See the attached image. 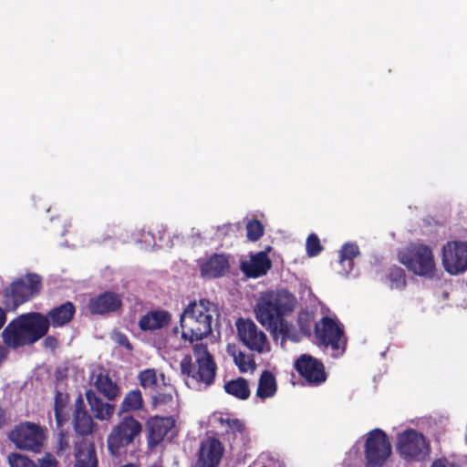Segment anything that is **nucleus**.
<instances>
[{"instance_id": "obj_1", "label": "nucleus", "mask_w": 467, "mask_h": 467, "mask_svg": "<svg viewBox=\"0 0 467 467\" xmlns=\"http://www.w3.org/2000/svg\"><path fill=\"white\" fill-rule=\"evenodd\" d=\"M296 302V296L285 288L266 291L254 306L255 318L274 338L281 334L283 342L289 337L291 327L284 317L294 310Z\"/></svg>"}, {"instance_id": "obj_2", "label": "nucleus", "mask_w": 467, "mask_h": 467, "mask_svg": "<svg viewBox=\"0 0 467 467\" xmlns=\"http://www.w3.org/2000/svg\"><path fill=\"white\" fill-rule=\"evenodd\" d=\"M40 312H28L14 318L4 328V343L13 349L31 346L44 337L45 323Z\"/></svg>"}, {"instance_id": "obj_3", "label": "nucleus", "mask_w": 467, "mask_h": 467, "mask_svg": "<svg viewBox=\"0 0 467 467\" xmlns=\"http://www.w3.org/2000/svg\"><path fill=\"white\" fill-rule=\"evenodd\" d=\"M398 256L399 261L415 275L426 279L434 277L436 264L429 245L419 243L410 244L400 252Z\"/></svg>"}, {"instance_id": "obj_4", "label": "nucleus", "mask_w": 467, "mask_h": 467, "mask_svg": "<svg viewBox=\"0 0 467 467\" xmlns=\"http://www.w3.org/2000/svg\"><path fill=\"white\" fill-rule=\"evenodd\" d=\"M43 289L42 277L36 273H27L14 280L4 290L5 306L16 310L19 306L37 296Z\"/></svg>"}, {"instance_id": "obj_5", "label": "nucleus", "mask_w": 467, "mask_h": 467, "mask_svg": "<svg viewBox=\"0 0 467 467\" xmlns=\"http://www.w3.org/2000/svg\"><path fill=\"white\" fill-rule=\"evenodd\" d=\"M142 431L141 423L132 415H127L112 428L107 437L109 453L113 458L121 456Z\"/></svg>"}, {"instance_id": "obj_6", "label": "nucleus", "mask_w": 467, "mask_h": 467, "mask_svg": "<svg viewBox=\"0 0 467 467\" xmlns=\"http://www.w3.org/2000/svg\"><path fill=\"white\" fill-rule=\"evenodd\" d=\"M315 336L319 347H330L334 351L341 349L340 355L346 351L347 340H342L345 336L344 326L336 317H323L320 324L315 325Z\"/></svg>"}, {"instance_id": "obj_7", "label": "nucleus", "mask_w": 467, "mask_h": 467, "mask_svg": "<svg viewBox=\"0 0 467 467\" xmlns=\"http://www.w3.org/2000/svg\"><path fill=\"white\" fill-rule=\"evenodd\" d=\"M397 451L406 461H422L429 456L430 443L424 435L409 429L398 435Z\"/></svg>"}, {"instance_id": "obj_8", "label": "nucleus", "mask_w": 467, "mask_h": 467, "mask_svg": "<svg viewBox=\"0 0 467 467\" xmlns=\"http://www.w3.org/2000/svg\"><path fill=\"white\" fill-rule=\"evenodd\" d=\"M8 438L17 449L38 452L43 447L46 435L39 424L26 421L16 425Z\"/></svg>"}, {"instance_id": "obj_9", "label": "nucleus", "mask_w": 467, "mask_h": 467, "mask_svg": "<svg viewBox=\"0 0 467 467\" xmlns=\"http://www.w3.org/2000/svg\"><path fill=\"white\" fill-rule=\"evenodd\" d=\"M365 467H381L391 453V445L384 431L376 428L368 433L365 442Z\"/></svg>"}, {"instance_id": "obj_10", "label": "nucleus", "mask_w": 467, "mask_h": 467, "mask_svg": "<svg viewBox=\"0 0 467 467\" xmlns=\"http://www.w3.org/2000/svg\"><path fill=\"white\" fill-rule=\"evenodd\" d=\"M442 265L451 275L464 273L467 270V242L456 241L443 245Z\"/></svg>"}, {"instance_id": "obj_11", "label": "nucleus", "mask_w": 467, "mask_h": 467, "mask_svg": "<svg viewBox=\"0 0 467 467\" xmlns=\"http://www.w3.org/2000/svg\"><path fill=\"white\" fill-rule=\"evenodd\" d=\"M235 327L238 339L244 346L258 353L264 352L267 337L252 319L239 317L235 322Z\"/></svg>"}, {"instance_id": "obj_12", "label": "nucleus", "mask_w": 467, "mask_h": 467, "mask_svg": "<svg viewBox=\"0 0 467 467\" xmlns=\"http://www.w3.org/2000/svg\"><path fill=\"white\" fill-rule=\"evenodd\" d=\"M294 368L309 386H318L327 380L324 364L309 354H302L297 358Z\"/></svg>"}, {"instance_id": "obj_13", "label": "nucleus", "mask_w": 467, "mask_h": 467, "mask_svg": "<svg viewBox=\"0 0 467 467\" xmlns=\"http://www.w3.org/2000/svg\"><path fill=\"white\" fill-rule=\"evenodd\" d=\"M174 425L175 420L172 416L155 415L150 417L145 423L148 448L153 450L160 445Z\"/></svg>"}, {"instance_id": "obj_14", "label": "nucleus", "mask_w": 467, "mask_h": 467, "mask_svg": "<svg viewBox=\"0 0 467 467\" xmlns=\"http://www.w3.org/2000/svg\"><path fill=\"white\" fill-rule=\"evenodd\" d=\"M122 306V300L119 294L113 291H104L96 296L90 297L88 309L93 316H105L119 311Z\"/></svg>"}, {"instance_id": "obj_15", "label": "nucleus", "mask_w": 467, "mask_h": 467, "mask_svg": "<svg viewBox=\"0 0 467 467\" xmlns=\"http://www.w3.org/2000/svg\"><path fill=\"white\" fill-rule=\"evenodd\" d=\"M200 273L202 277L221 278L230 273L229 256L223 253H213L204 261H198Z\"/></svg>"}, {"instance_id": "obj_16", "label": "nucleus", "mask_w": 467, "mask_h": 467, "mask_svg": "<svg viewBox=\"0 0 467 467\" xmlns=\"http://www.w3.org/2000/svg\"><path fill=\"white\" fill-rule=\"evenodd\" d=\"M76 314V306L70 301L51 308L46 315L41 313L42 321L45 323L44 337L47 335L49 327H61L68 324Z\"/></svg>"}, {"instance_id": "obj_17", "label": "nucleus", "mask_w": 467, "mask_h": 467, "mask_svg": "<svg viewBox=\"0 0 467 467\" xmlns=\"http://www.w3.org/2000/svg\"><path fill=\"white\" fill-rule=\"evenodd\" d=\"M223 454V446L219 439L209 437L201 442L197 453V467H217Z\"/></svg>"}, {"instance_id": "obj_18", "label": "nucleus", "mask_w": 467, "mask_h": 467, "mask_svg": "<svg viewBox=\"0 0 467 467\" xmlns=\"http://www.w3.org/2000/svg\"><path fill=\"white\" fill-rule=\"evenodd\" d=\"M272 267V261L267 251L252 254L250 260L240 261V270L247 278H259L267 274Z\"/></svg>"}, {"instance_id": "obj_19", "label": "nucleus", "mask_w": 467, "mask_h": 467, "mask_svg": "<svg viewBox=\"0 0 467 467\" xmlns=\"http://www.w3.org/2000/svg\"><path fill=\"white\" fill-rule=\"evenodd\" d=\"M73 467H99V458L94 441L81 439L74 442Z\"/></svg>"}, {"instance_id": "obj_20", "label": "nucleus", "mask_w": 467, "mask_h": 467, "mask_svg": "<svg viewBox=\"0 0 467 467\" xmlns=\"http://www.w3.org/2000/svg\"><path fill=\"white\" fill-rule=\"evenodd\" d=\"M171 320V315L164 309L148 311L139 320V328L143 332L154 331L167 327Z\"/></svg>"}, {"instance_id": "obj_21", "label": "nucleus", "mask_w": 467, "mask_h": 467, "mask_svg": "<svg viewBox=\"0 0 467 467\" xmlns=\"http://www.w3.org/2000/svg\"><path fill=\"white\" fill-rule=\"evenodd\" d=\"M87 401L94 416L99 420H109L115 411V405L103 400L91 389L85 393Z\"/></svg>"}, {"instance_id": "obj_22", "label": "nucleus", "mask_w": 467, "mask_h": 467, "mask_svg": "<svg viewBox=\"0 0 467 467\" xmlns=\"http://www.w3.org/2000/svg\"><path fill=\"white\" fill-rule=\"evenodd\" d=\"M94 385L98 391L109 401L115 400L119 396V388L109 374L99 373Z\"/></svg>"}, {"instance_id": "obj_23", "label": "nucleus", "mask_w": 467, "mask_h": 467, "mask_svg": "<svg viewBox=\"0 0 467 467\" xmlns=\"http://www.w3.org/2000/svg\"><path fill=\"white\" fill-rule=\"evenodd\" d=\"M277 390V384L275 375L267 369H265L258 380L256 397L265 400L273 397Z\"/></svg>"}, {"instance_id": "obj_24", "label": "nucleus", "mask_w": 467, "mask_h": 467, "mask_svg": "<svg viewBox=\"0 0 467 467\" xmlns=\"http://www.w3.org/2000/svg\"><path fill=\"white\" fill-rule=\"evenodd\" d=\"M224 391L238 400H245L250 397L251 391L246 379L238 377L230 379L223 385Z\"/></svg>"}, {"instance_id": "obj_25", "label": "nucleus", "mask_w": 467, "mask_h": 467, "mask_svg": "<svg viewBox=\"0 0 467 467\" xmlns=\"http://www.w3.org/2000/svg\"><path fill=\"white\" fill-rule=\"evenodd\" d=\"M339 264L345 267V264L348 265V269H345L344 275H348L354 266V258L359 255L360 251L357 243L348 242L345 243L338 252Z\"/></svg>"}, {"instance_id": "obj_26", "label": "nucleus", "mask_w": 467, "mask_h": 467, "mask_svg": "<svg viewBox=\"0 0 467 467\" xmlns=\"http://www.w3.org/2000/svg\"><path fill=\"white\" fill-rule=\"evenodd\" d=\"M96 423L92 420L88 411L78 412V414H73V428L74 431L83 437L92 434Z\"/></svg>"}, {"instance_id": "obj_27", "label": "nucleus", "mask_w": 467, "mask_h": 467, "mask_svg": "<svg viewBox=\"0 0 467 467\" xmlns=\"http://www.w3.org/2000/svg\"><path fill=\"white\" fill-rule=\"evenodd\" d=\"M197 364V379L200 381L205 383L206 386L212 385L214 382L217 369L213 358L199 360Z\"/></svg>"}, {"instance_id": "obj_28", "label": "nucleus", "mask_w": 467, "mask_h": 467, "mask_svg": "<svg viewBox=\"0 0 467 467\" xmlns=\"http://www.w3.org/2000/svg\"><path fill=\"white\" fill-rule=\"evenodd\" d=\"M143 406V399L140 389H136L129 391L120 403L118 415L122 413L140 410Z\"/></svg>"}, {"instance_id": "obj_29", "label": "nucleus", "mask_w": 467, "mask_h": 467, "mask_svg": "<svg viewBox=\"0 0 467 467\" xmlns=\"http://www.w3.org/2000/svg\"><path fill=\"white\" fill-rule=\"evenodd\" d=\"M209 305L210 302L206 299H201L199 304H197L196 301L190 302L180 316L181 327H183V321L185 317L193 319H195V317H202L203 312L209 311Z\"/></svg>"}, {"instance_id": "obj_30", "label": "nucleus", "mask_w": 467, "mask_h": 467, "mask_svg": "<svg viewBox=\"0 0 467 467\" xmlns=\"http://www.w3.org/2000/svg\"><path fill=\"white\" fill-rule=\"evenodd\" d=\"M386 280L390 289L404 290L407 286L405 271L397 265L389 268Z\"/></svg>"}, {"instance_id": "obj_31", "label": "nucleus", "mask_w": 467, "mask_h": 467, "mask_svg": "<svg viewBox=\"0 0 467 467\" xmlns=\"http://www.w3.org/2000/svg\"><path fill=\"white\" fill-rule=\"evenodd\" d=\"M230 348V346H227V352L234 358V362L238 367L241 373L247 372L248 368L252 370L255 369L256 364L253 355L247 357L243 351H239L236 355V353L231 352Z\"/></svg>"}, {"instance_id": "obj_32", "label": "nucleus", "mask_w": 467, "mask_h": 467, "mask_svg": "<svg viewBox=\"0 0 467 467\" xmlns=\"http://www.w3.org/2000/svg\"><path fill=\"white\" fill-rule=\"evenodd\" d=\"M360 448L361 444L359 441H358L346 453V457L342 462L343 467H357L358 462L361 460Z\"/></svg>"}, {"instance_id": "obj_33", "label": "nucleus", "mask_w": 467, "mask_h": 467, "mask_svg": "<svg viewBox=\"0 0 467 467\" xmlns=\"http://www.w3.org/2000/svg\"><path fill=\"white\" fill-rule=\"evenodd\" d=\"M246 231L247 238L252 242H255L263 236L264 225L259 220L253 219L247 223Z\"/></svg>"}, {"instance_id": "obj_34", "label": "nucleus", "mask_w": 467, "mask_h": 467, "mask_svg": "<svg viewBox=\"0 0 467 467\" xmlns=\"http://www.w3.org/2000/svg\"><path fill=\"white\" fill-rule=\"evenodd\" d=\"M8 463L10 467H35V461L18 452H12L8 455Z\"/></svg>"}, {"instance_id": "obj_35", "label": "nucleus", "mask_w": 467, "mask_h": 467, "mask_svg": "<svg viewBox=\"0 0 467 467\" xmlns=\"http://www.w3.org/2000/svg\"><path fill=\"white\" fill-rule=\"evenodd\" d=\"M306 254L309 257L318 255L323 250L318 236L312 233L308 235L306 243Z\"/></svg>"}, {"instance_id": "obj_36", "label": "nucleus", "mask_w": 467, "mask_h": 467, "mask_svg": "<svg viewBox=\"0 0 467 467\" xmlns=\"http://www.w3.org/2000/svg\"><path fill=\"white\" fill-rule=\"evenodd\" d=\"M138 379L142 388L157 385V376L154 368H147L139 373Z\"/></svg>"}, {"instance_id": "obj_37", "label": "nucleus", "mask_w": 467, "mask_h": 467, "mask_svg": "<svg viewBox=\"0 0 467 467\" xmlns=\"http://www.w3.org/2000/svg\"><path fill=\"white\" fill-rule=\"evenodd\" d=\"M181 371L182 375L197 379L196 373H194V365L192 358L190 355H185L181 361Z\"/></svg>"}, {"instance_id": "obj_38", "label": "nucleus", "mask_w": 467, "mask_h": 467, "mask_svg": "<svg viewBox=\"0 0 467 467\" xmlns=\"http://www.w3.org/2000/svg\"><path fill=\"white\" fill-rule=\"evenodd\" d=\"M35 467H60L57 458L51 452H46L43 457L35 462Z\"/></svg>"}, {"instance_id": "obj_39", "label": "nucleus", "mask_w": 467, "mask_h": 467, "mask_svg": "<svg viewBox=\"0 0 467 467\" xmlns=\"http://www.w3.org/2000/svg\"><path fill=\"white\" fill-rule=\"evenodd\" d=\"M192 350L197 363L199 360L213 358V355L209 352L207 345L204 343H196L193 345Z\"/></svg>"}, {"instance_id": "obj_40", "label": "nucleus", "mask_w": 467, "mask_h": 467, "mask_svg": "<svg viewBox=\"0 0 467 467\" xmlns=\"http://www.w3.org/2000/svg\"><path fill=\"white\" fill-rule=\"evenodd\" d=\"M68 402V394L63 393L60 390L55 391L54 410H65Z\"/></svg>"}, {"instance_id": "obj_41", "label": "nucleus", "mask_w": 467, "mask_h": 467, "mask_svg": "<svg viewBox=\"0 0 467 467\" xmlns=\"http://www.w3.org/2000/svg\"><path fill=\"white\" fill-rule=\"evenodd\" d=\"M190 332L191 335L188 338V341L192 344L195 341H200L206 338L213 332V328H210L208 331H201V328H191Z\"/></svg>"}, {"instance_id": "obj_42", "label": "nucleus", "mask_w": 467, "mask_h": 467, "mask_svg": "<svg viewBox=\"0 0 467 467\" xmlns=\"http://www.w3.org/2000/svg\"><path fill=\"white\" fill-rule=\"evenodd\" d=\"M172 400L171 393H158L152 396V407L156 408L159 405H165Z\"/></svg>"}, {"instance_id": "obj_43", "label": "nucleus", "mask_w": 467, "mask_h": 467, "mask_svg": "<svg viewBox=\"0 0 467 467\" xmlns=\"http://www.w3.org/2000/svg\"><path fill=\"white\" fill-rule=\"evenodd\" d=\"M114 340L119 346L125 348L128 351L133 350V346L130 343L129 337L122 332H118L115 334Z\"/></svg>"}, {"instance_id": "obj_44", "label": "nucleus", "mask_w": 467, "mask_h": 467, "mask_svg": "<svg viewBox=\"0 0 467 467\" xmlns=\"http://www.w3.org/2000/svg\"><path fill=\"white\" fill-rule=\"evenodd\" d=\"M69 447V442L66 439L63 431H61L58 434L57 446L56 450V453L57 456H62L63 452Z\"/></svg>"}, {"instance_id": "obj_45", "label": "nucleus", "mask_w": 467, "mask_h": 467, "mask_svg": "<svg viewBox=\"0 0 467 467\" xmlns=\"http://www.w3.org/2000/svg\"><path fill=\"white\" fill-rule=\"evenodd\" d=\"M228 428L233 432H238L240 434H244L245 432V425L243 420L239 419L231 420V425H229Z\"/></svg>"}, {"instance_id": "obj_46", "label": "nucleus", "mask_w": 467, "mask_h": 467, "mask_svg": "<svg viewBox=\"0 0 467 467\" xmlns=\"http://www.w3.org/2000/svg\"><path fill=\"white\" fill-rule=\"evenodd\" d=\"M45 339L43 341V346L45 348H49L52 351H55L58 347V340L54 336H45Z\"/></svg>"}, {"instance_id": "obj_47", "label": "nucleus", "mask_w": 467, "mask_h": 467, "mask_svg": "<svg viewBox=\"0 0 467 467\" xmlns=\"http://www.w3.org/2000/svg\"><path fill=\"white\" fill-rule=\"evenodd\" d=\"M431 467H461L459 463L454 462H449L446 458H441L435 460Z\"/></svg>"}, {"instance_id": "obj_48", "label": "nucleus", "mask_w": 467, "mask_h": 467, "mask_svg": "<svg viewBox=\"0 0 467 467\" xmlns=\"http://www.w3.org/2000/svg\"><path fill=\"white\" fill-rule=\"evenodd\" d=\"M139 241L143 242V243L147 244L148 245L156 244L155 236L150 231H148V232L142 231V233L140 234V239H139Z\"/></svg>"}, {"instance_id": "obj_49", "label": "nucleus", "mask_w": 467, "mask_h": 467, "mask_svg": "<svg viewBox=\"0 0 467 467\" xmlns=\"http://www.w3.org/2000/svg\"><path fill=\"white\" fill-rule=\"evenodd\" d=\"M54 412L57 427H62L64 423L67 420V415L65 413L64 410H54Z\"/></svg>"}, {"instance_id": "obj_50", "label": "nucleus", "mask_w": 467, "mask_h": 467, "mask_svg": "<svg viewBox=\"0 0 467 467\" xmlns=\"http://www.w3.org/2000/svg\"><path fill=\"white\" fill-rule=\"evenodd\" d=\"M85 411H88V410L85 409L84 400L81 395H78V397L77 398L76 402H75L74 414H78V412L80 413V412H85Z\"/></svg>"}, {"instance_id": "obj_51", "label": "nucleus", "mask_w": 467, "mask_h": 467, "mask_svg": "<svg viewBox=\"0 0 467 467\" xmlns=\"http://www.w3.org/2000/svg\"><path fill=\"white\" fill-rule=\"evenodd\" d=\"M203 317V327L204 330L208 331L210 328H212V322H213V316L208 312H203L202 314Z\"/></svg>"}, {"instance_id": "obj_52", "label": "nucleus", "mask_w": 467, "mask_h": 467, "mask_svg": "<svg viewBox=\"0 0 467 467\" xmlns=\"http://www.w3.org/2000/svg\"><path fill=\"white\" fill-rule=\"evenodd\" d=\"M6 321V312L4 308L0 307V329L4 327Z\"/></svg>"}, {"instance_id": "obj_53", "label": "nucleus", "mask_w": 467, "mask_h": 467, "mask_svg": "<svg viewBox=\"0 0 467 467\" xmlns=\"http://www.w3.org/2000/svg\"><path fill=\"white\" fill-rule=\"evenodd\" d=\"M7 354H8L7 349L5 347L0 346V364L2 363V361L4 359L6 358Z\"/></svg>"}, {"instance_id": "obj_54", "label": "nucleus", "mask_w": 467, "mask_h": 467, "mask_svg": "<svg viewBox=\"0 0 467 467\" xmlns=\"http://www.w3.org/2000/svg\"><path fill=\"white\" fill-rule=\"evenodd\" d=\"M5 423V410L0 407V429L3 428V426Z\"/></svg>"}, {"instance_id": "obj_55", "label": "nucleus", "mask_w": 467, "mask_h": 467, "mask_svg": "<svg viewBox=\"0 0 467 467\" xmlns=\"http://www.w3.org/2000/svg\"><path fill=\"white\" fill-rule=\"evenodd\" d=\"M191 237L195 242L196 239H202L201 233L198 230H195L194 228L192 229Z\"/></svg>"}, {"instance_id": "obj_56", "label": "nucleus", "mask_w": 467, "mask_h": 467, "mask_svg": "<svg viewBox=\"0 0 467 467\" xmlns=\"http://www.w3.org/2000/svg\"><path fill=\"white\" fill-rule=\"evenodd\" d=\"M55 377L57 379V380H60L62 379L64 377H66V374L62 372V370L60 368H57L56 371H55Z\"/></svg>"}, {"instance_id": "obj_57", "label": "nucleus", "mask_w": 467, "mask_h": 467, "mask_svg": "<svg viewBox=\"0 0 467 467\" xmlns=\"http://www.w3.org/2000/svg\"><path fill=\"white\" fill-rule=\"evenodd\" d=\"M231 420L232 419H229V418H219L218 420L219 422L222 424V425H226L227 427H229V425H231Z\"/></svg>"}, {"instance_id": "obj_58", "label": "nucleus", "mask_w": 467, "mask_h": 467, "mask_svg": "<svg viewBox=\"0 0 467 467\" xmlns=\"http://www.w3.org/2000/svg\"><path fill=\"white\" fill-rule=\"evenodd\" d=\"M230 226L231 225L229 223L228 224H223L222 226L218 225L217 226V231L218 232H223V235H226V234H227L226 233V229L230 228Z\"/></svg>"}, {"instance_id": "obj_59", "label": "nucleus", "mask_w": 467, "mask_h": 467, "mask_svg": "<svg viewBox=\"0 0 467 467\" xmlns=\"http://www.w3.org/2000/svg\"><path fill=\"white\" fill-rule=\"evenodd\" d=\"M287 339H290L293 342H298L300 338L296 334H293V335L289 334V337H287Z\"/></svg>"}, {"instance_id": "obj_60", "label": "nucleus", "mask_w": 467, "mask_h": 467, "mask_svg": "<svg viewBox=\"0 0 467 467\" xmlns=\"http://www.w3.org/2000/svg\"><path fill=\"white\" fill-rule=\"evenodd\" d=\"M181 337H182V339H184V340H188V338H189V337H190V336L188 335V333H187V332L182 331V336H181Z\"/></svg>"}, {"instance_id": "obj_61", "label": "nucleus", "mask_w": 467, "mask_h": 467, "mask_svg": "<svg viewBox=\"0 0 467 467\" xmlns=\"http://www.w3.org/2000/svg\"><path fill=\"white\" fill-rule=\"evenodd\" d=\"M121 467H138V466L134 463L130 462V463H126V464L122 465Z\"/></svg>"}, {"instance_id": "obj_62", "label": "nucleus", "mask_w": 467, "mask_h": 467, "mask_svg": "<svg viewBox=\"0 0 467 467\" xmlns=\"http://www.w3.org/2000/svg\"><path fill=\"white\" fill-rule=\"evenodd\" d=\"M196 322L200 323V324H203V317H195L194 319Z\"/></svg>"}, {"instance_id": "obj_63", "label": "nucleus", "mask_w": 467, "mask_h": 467, "mask_svg": "<svg viewBox=\"0 0 467 467\" xmlns=\"http://www.w3.org/2000/svg\"><path fill=\"white\" fill-rule=\"evenodd\" d=\"M161 380H162V383L163 385H166V382H165V375L163 373H161Z\"/></svg>"}, {"instance_id": "obj_64", "label": "nucleus", "mask_w": 467, "mask_h": 467, "mask_svg": "<svg viewBox=\"0 0 467 467\" xmlns=\"http://www.w3.org/2000/svg\"><path fill=\"white\" fill-rule=\"evenodd\" d=\"M229 346L231 347L230 348L231 352H234L235 353V345H233V346L229 345Z\"/></svg>"}]
</instances>
